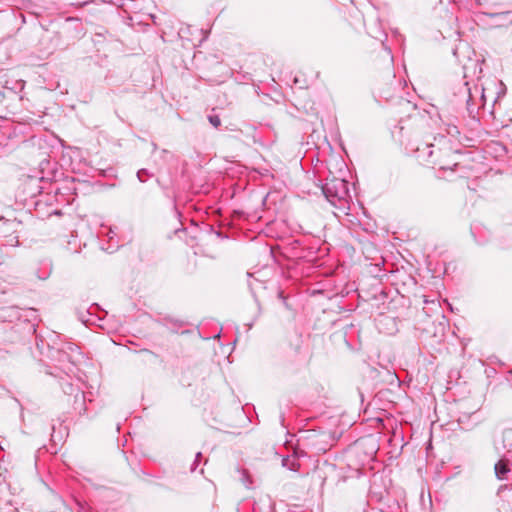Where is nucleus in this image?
Instances as JSON below:
<instances>
[{
    "label": "nucleus",
    "instance_id": "1a4fd4ad",
    "mask_svg": "<svg viewBox=\"0 0 512 512\" xmlns=\"http://www.w3.org/2000/svg\"><path fill=\"white\" fill-rule=\"evenodd\" d=\"M89 2H91V0H83V1L79 2V4H81V5H86V4H88Z\"/></svg>",
    "mask_w": 512,
    "mask_h": 512
},
{
    "label": "nucleus",
    "instance_id": "0eeeda50",
    "mask_svg": "<svg viewBox=\"0 0 512 512\" xmlns=\"http://www.w3.org/2000/svg\"><path fill=\"white\" fill-rule=\"evenodd\" d=\"M242 476L243 482L248 486L251 483L248 473L246 471H243Z\"/></svg>",
    "mask_w": 512,
    "mask_h": 512
},
{
    "label": "nucleus",
    "instance_id": "f257e3e1",
    "mask_svg": "<svg viewBox=\"0 0 512 512\" xmlns=\"http://www.w3.org/2000/svg\"><path fill=\"white\" fill-rule=\"evenodd\" d=\"M323 193L329 202L335 204L336 200H340L347 195V182L343 179L334 178L325 183Z\"/></svg>",
    "mask_w": 512,
    "mask_h": 512
},
{
    "label": "nucleus",
    "instance_id": "423d86ee",
    "mask_svg": "<svg viewBox=\"0 0 512 512\" xmlns=\"http://www.w3.org/2000/svg\"><path fill=\"white\" fill-rule=\"evenodd\" d=\"M146 176H148V173L145 169H141L137 172V177H138L139 181H141V182L145 181Z\"/></svg>",
    "mask_w": 512,
    "mask_h": 512
},
{
    "label": "nucleus",
    "instance_id": "7ed1b4c3",
    "mask_svg": "<svg viewBox=\"0 0 512 512\" xmlns=\"http://www.w3.org/2000/svg\"><path fill=\"white\" fill-rule=\"evenodd\" d=\"M510 472V468L506 461L499 460L495 464V473L500 480L506 479V475Z\"/></svg>",
    "mask_w": 512,
    "mask_h": 512
},
{
    "label": "nucleus",
    "instance_id": "9d476101",
    "mask_svg": "<svg viewBox=\"0 0 512 512\" xmlns=\"http://www.w3.org/2000/svg\"><path fill=\"white\" fill-rule=\"evenodd\" d=\"M201 456H202V455H201V453H200V452H198V453L196 454V460H195V462H197V461L201 458ZM195 464H196V463H194V465H195Z\"/></svg>",
    "mask_w": 512,
    "mask_h": 512
},
{
    "label": "nucleus",
    "instance_id": "6e6552de",
    "mask_svg": "<svg viewBox=\"0 0 512 512\" xmlns=\"http://www.w3.org/2000/svg\"><path fill=\"white\" fill-rule=\"evenodd\" d=\"M431 146H432V145H426V149L428 150V151H427V154H428V156H429V157L432 155V151L430 150V147H431Z\"/></svg>",
    "mask_w": 512,
    "mask_h": 512
},
{
    "label": "nucleus",
    "instance_id": "39448f33",
    "mask_svg": "<svg viewBox=\"0 0 512 512\" xmlns=\"http://www.w3.org/2000/svg\"><path fill=\"white\" fill-rule=\"evenodd\" d=\"M209 122L216 128L219 127L221 124V120L217 115L209 116Z\"/></svg>",
    "mask_w": 512,
    "mask_h": 512
},
{
    "label": "nucleus",
    "instance_id": "f03ea898",
    "mask_svg": "<svg viewBox=\"0 0 512 512\" xmlns=\"http://www.w3.org/2000/svg\"><path fill=\"white\" fill-rule=\"evenodd\" d=\"M2 83L5 89H9L14 92L22 91L25 86V82L22 79H6Z\"/></svg>",
    "mask_w": 512,
    "mask_h": 512
},
{
    "label": "nucleus",
    "instance_id": "20e7f679",
    "mask_svg": "<svg viewBox=\"0 0 512 512\" xmlns=\"http://www.w3.org/2000/svg\"><path fill=\"white\" fill-rule=\"evenodd\" d=\"M282 464L284 467H287L290 470L296 471L298 469V464L296 463L295 459H290L289 457H286L282 460Z\"/></svg>",
    "mask_w": 512,
    "mask_h": 512
}]
</instances>
